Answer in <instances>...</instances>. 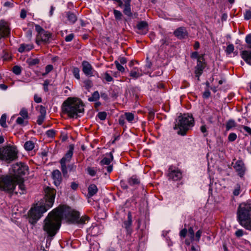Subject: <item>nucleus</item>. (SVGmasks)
<instances>
[{"instance_id": "obj_1", "label": "nucleus", "mask_w": 251, "mask_h": 251, "mask_svg": "<svg viewBox=\"0 0 251 251\" xmlns=\"http://www.w3.org/2000/svg\"><path fill=\"white\" fill-rule=\"evenodd\" d=\"M65 218L64 205L53 209L50 212L43 221V229L47 236L48 240H51L56 235Z\"/></svg>"}, {"instance_id": "obj_2", "label": "nucleus", "mask_w": 251, "mask_h": 251, "mask_svg": "<svg viewBox=\"0 0 251 251\" xmlns=\"http://www.w3.org/2000/svg\"><path fill=\"white\" fill-rule=\"evenodd\" d=\"M44 191L45 202L42 204L37 203L28 211V221L32 225L36 224L43 214L51 207L54 203L56 195L55 189L47 187Z\"/></svg>"}, {"instance_id": "obj_3", "label": "nucleus", "mask_w": 251, "mask_h": 251, "mask_svg": "<svg viewBox=\"0 0 251 251\" xmlns=\"http://www.w3.org/2000/svg\"><path fill=\"white\" fill-rule=\"evenodd\" d=\"M237 220L246 230L251 231V200L242 202L237 210Z\"/></svg>"}, {"instance_id": "obj_4", "label": "nucleus", "mask_w": 251, "mask_h": 251, "mask_svg": "<svg viewBox=\"0 0 251 251\" xmlns=\"http://www.w3.org/2000/svg\"><path fill=\"white\" fill-rule=\"evenodd\" d=\"M62 109L69 117L76 118L79 114L83 113L84 105L81 101L74 100L69 98L63 102Z\"/></svg>"}, {"instance_id": "obj_5", "label": "nucleus", "mask_w": 251, "mask_h": 251, "mask_svg": "<svg viewBox=\"0 0 251 251\" xmlns=\"http://www.w3.org/2000/svg\"><path fill=\"white\" fill-rule=\"evenodd\" d=\"M194 118L192 116L187 114L179 116L176 120L174 129L177 130V133L181 136L186 134L190 128L193 126Z\"/></svg>"}, {"instance_id": "obj_6", "label": "nucleus", "mask_w": 251, "mask_h": 251, "mask_svg": "<svg viewBox=\"0 0 251 251\" xmlns=\"http://www.w3.org/2000/svg\"><path fill=\"white\" fill-rule=\"evenodd\" d=\"M64 213L65 219L70 223L77 224H85L88 222L89 217L86 215L82 216L80 218L79 213L71 209L69 207L64 206Z\"/></svg>"}, {"instance_id": "obj_7", "label": "nucleus", "mask_w": 251, "mask_h": 251, "mask_svg": "<svg viewBox=\"0 0 251 251\" xmlns=\"http://www.w3.org/2000/svg\"><path fill=\"white\" fill-rule=\"evenodd\" d=\"M15 187V179L13 176L2 175L0 177V190L13 195Z\"/></svg>"}, {"instance_id": "obj_8", "label": "nucleus", "mask_w": 251, "mask_h": 251, "mask_svg": "<svg viewBox=\"0 0 251 251\" xmlns=\"http://www.w3.org/2000/svg\"><path fill=\"white\" fill-rule=\"evenodd\" d=\"M17 153L15 148L12 146L0 147V159L7 163L16 160L18 157Z\"/></svg>"}, {"instance_id": "obj_9", "label": "nucleus", "mask_w": 251, "mask_h": 251, "mask_svg": "<svg viewBox=\"0 0 251 251\" xmlns=\"http://www.w3.org/2000/svg\"><path fill=\"white\" fill-rule=\"evenodd\" d=\"M74 150V147L73 145H71L69 146V149L60 161L61 164V170L64 176H67V168L69 169L70 171H73L75 168V166L73 164L69 165L67 167L66 163L70 161L73 155V151Z\"/></svg>"}, {"instance_id": "obj_10", "label": "nucleus", "mask_w": 251, "mask_h": 251, "mask_svg": "<svg viewBox=\"0 0 251 251\" xmlns=\"http://www.w3.org/2000/svg\"><path fill=\"white\" fill-rule=\"evenodd\" d=\"M28 167L25 163L17 162L12 166L13 177L15 179H23L22 176L28 173Z\"/></svg>"}, {"instance_id": "obj_11", "label": "nucleus", "mask_w": 251, "mask_h": 251, "mask_svg": "<svg viewBox=\"0 0 251 251\" xmlns=\"http://www.w3.org/2000/svg\"><path fill=\"white\" fill-rule=\"evenodd\" d=\"M167 176L169 179L177 181L182 178V173L178 168L171 165L168 168Z\"/></svg>"}, {"instance_id": "obj_12", "label": "nucleus", "mask_w": 251, "mask_h": 251, "mask_svg": "<svg viewBox=\"0 0 251 251\" xmlns=\"http://www.w3.org/2000/svg\"><path fill=\"white\" fill-rule=\"evenodd\" d=\"M206 66V63L203 56L198 59L197 63V65L195 67V76L199 80L200 76L203 73V70Z\"/></svg>"}, {"instance_id": "obj_13", "label": "nucleus", "mask_w": 251, "mask_h": 251, "mask_svg": "<svg viewBox=\"0 0 251 251\" xmlns=\"http://www.w3.org/2000/svg\"><path fill=\"white\" fill-rule=\"evenodd\" d=\"M10 34L9 23L4 20H0V37L7 38Z\"/></svg>"}, {"instance_id": "obj_14", "label": "nucleus", "mask_w": 251, "mask_h": 251, "mask_svg": "<svg viewBox=\"0 0 251 251\" xmlns=\"http://www.w3.org/2000/svg\"><path fill=\"white\" fill-rule=\"evenodd\" d=\"M51 36V33L47 31H45V33L43 32L40 34H37L36 43L38 45L40 44L41 42L45 44L49 43Z\"/></svg>"}, {"instance_id": "obj_15", "label": "nucleus", "mask_w": 251, "mask_h": 251, "mask_svg": "<svg viewBox=\"0 0 251 251\" xmlns=\"http://www.w3.org/2000/svg\"><path fill=\"white\" fill-rule=\"evenodd\" d=\"M108 157H104L100 162V164L101 166L108 165L106 167L107 172L111 173L113 170V166L110 165L111 162L113 160V156L112 153L110 152L108 154H107Z\"/></svg>"}, {"instance_id": "obj_16", "label": "nucleus", "mask_w": 251, "mask_h": 251, "mask_svg": "<svg viewBox=\"0 0 251 251\" xmlns=\"http://www.w3.org/2000/svg\"><path fill=\"white\" fill-rule=\"evenodd\" d=\"M233 168L238 176L241 178L243 177L246 171L244 162L242 160H237L233 165Z\"/></svg>"}, {"instance_id": "obj_17", "label": "nucleus", "mask_w": 251, "mask_h": 251, "mask_svg": "<svg viewBox=\"0 0 251 251\" xmlns=\"http://www.w3.org/2000/svg\"><path fill=\"white\" fill-rule=\"evenodd\" d=\"M174 34L179 39H185L188 36L186 28L183 26L179 27L176 29L174 32Z\"/></svg>"}, {"instance_id": "obj_18", "label": "nucleus", "mask_w": 251, "mask_h": 251, "mask_svg": "<svg viewBox=\"0 0 251 251\" xmlns=\"http://www.w3.org/2000/svg\"><path fill=\"white\" fill-rule=\"evenodd\" d=\"M82 71L84 74L88 76H93V70L92 65L86 61L82 62Z\"/></svg>"}, {"instance_id": "obj_19", "label": "nucleus", "mask_w": 251, "mask_h": 251, "mask_svg": "<svg viewBox=\"0 0 251 251\" xmlns=\"http://www.w3.org/2000/svg\"><path fill=\"white\" fill-rule=\"evenodd\" d=\"M137 33L140 34H146L148 31V24L146 21L139 22L137 25Z\"/></svg>"}, {"instance_id": "obj_20", "label": "nucleus", "mask_w": 251, "mask_h": 251, "mask_svg": "<svg viewBox=\"0 0 251 251\" xmlns=\"http://www.w3.org/2000/svg\"><path fill=\"white\" fill-rule=\"evenodd\" d=\"M132 223V215L131 212H129L128 213L127 219V220L124 221L123 226V227L126 230L127 233L129 235L131 234L132 231V230L131 228Z\"/></svg>"}, {"instance_id": "obj_21", "label": "nucleus", "mask_w": 251, "mask_h": 251, "mask_svg": "<svg viewBox=\"0 0 251 251\" xmlns=\"http://www.w3.org/2000/svg\"><path fill=\"white\" fill-rule=\"evenodd\" d=\"M16 186L18 184V188L20 189V191L14 190V194L18 195L19 194L20 195L24 194L25 192V187L24 184L23 179H15Z\"/></svg>"}, {"instance_id": "obj_22", "label": "nucleus", "mask_w": 251, "mask_h": 251, "mask_svg": "<svg viewBox=\"0 0 251 251\" xmlns=\"http://www.w3.org/2000/svg\"><path fill=\"white\" fill-rule=\"evenodd\" d=\"M52 177L53 179L54 184L56 186H59L62 182V176L60 172L58 170H54L52 173Z\"/></svg>"}, {"instance_id": "obj_23", "label": "nucleus", "mask_w": 251, "mask_h": 251, "mask_svg": "<svg viewBox=\"0 0 251 251\" xmlns=\"http://www.w3.org/2000/svg\"><path fill=\"white\" fill-rule=\"evenodd\" d=\"M241 56L247 64L251 65V51L243 50L241 52Z\"/></svg>"}, {"instance_id": "obj_24", "label": "nucleus", "mask_w": 251, "mask_h": 251, "mask_svg": "<svg viewBox=\"0 0 251 251\" xmlns=\"http://www.w3.org/2000/svg\"><path fill=\"white\" fill-rule=\"evenodd\" d=\"M143 74L141 69L137 67H134L129 73V75L134 79H137L141 76Z\"/></svg>"}, {"instance_id": "obj_25", "label": "nucleus", "mask_w": 251, "mask_h": 251, "mask_svg": "<svg viewBox=\"0 0 251 251\" xmlns=\"http://www.w3.org/2000/svg\"><path fill=\"white\" fill-rule=\"evenodd\" d=\"M34 47V46L32 44H22L20 45L19 48H18V51L22 53L25 51H28L31 50Z\"/></svg>"}, {"instance_id": "obj_26", "label": "nucleus", "mask_w": 251, "mask_h": 251, "mask_svg": "<svg viewBox=\"0 0 251 251\" xmlns=\"http://www.w3.org/2000/svg\"><path fill=\"white\" fill-rule=\"evenodd\" d=\"M127 182L129 185L133 186L139 185L140 183V179L136 175H133L128 179Z\"/></svg>"}, {"instance_id": "obj_27", "label": "nucleus", "mask_w": 251, "mask_h": 251, "mask_svg": "<svg viewBox=\"0 0 251 251\" xmlns=\"http://www.w3.org/2000/svg\"><path fill=\"white\" fill-rule=\"evenodd\" d=\"M88 195L89 197H92L98 192V189L95 184H92L88 187Z\"/></svg>"}, {"instance_id": "obj_28", "label": "nucleus", "mask_w": 251, "mask_h": 251, "mask_svg": "<svg viewBox=\"0 0 251 251\" xmlns=\"http://www.w3.org/2000/svg\"><path fill=\"white\" fill-rule=\"evenodd\" d=\"M66 16L68 21L72 24H75V22L77 21V18L76 15L71 11L67 12Z\"/></svg>"}, {"instance_id": "obj_29", "label": "nucleus", "mask_w": 251, "mask_h": 251, "mask_svg": "<svg viewBox=\"0 0 251 251\" xmlns=\"http://www.w3.org/2000/svg\"><path fill=\"white\" fill-rule=\"evenodd\" d=\"M24 148L25 150L30 151L32 150L34 148V144L31 141L26 142L24 145Z\"/></svg>"}, {"instance_id": "obj_30", "label": "nucleus", "mask_w": 251, "mask_h": 251, "mask_svg": "<svg viewBox=\"0 0 251 251\" xmlns=\"http://www.w3.org/2000/svg\"><path fill=\"white\" fill-rule=\"evenodd\" d=\"M26 62L29 66H32L38 64L40 63V60L38 58H28Z\"/></svg>"}, {"instance_id": "obj_31", "label": "nucleus", "mask_w": 251, "mask_h": 251, "mask_svg": "<svg viewBox=\"0 0 251 251\" xmlns=\"http://www.w3.org/2000/svg\"><path fill=\"white\" fill-rule=\"evenodd\" d=\"M100 98V94L98 92V91H95L94 92L92 97L88 98V100L89 101H97L98 100H99Z\"/></svg>"}, {"instance_id": "obj_32", "label": "nucleus", "mask_w": 251, "mask_h": 251, "mask_svg": "<svg viewBox=\"0 0 251 251\" xmlns=\"http://www.w3.org/2000/svg\"><path fill=\"white\" fill-rule=\"evenodd\" d=\"M123 12L125 15L129 17V16H131V5H125L124 9L123 10Z\"/></svg>"}, {"instance_id": "obj_33", "label": "nucleus", "mask_w": 251, "mask_h": 251, "mask_svg": "<svg viewBox=\"0 0 251 251\" xmlns=\"http://www.w3.org/2000/svg\"><path fill=\"white\" fill-rule=\"evenodd\" d=\"M25 120H27L24 117H19L16 120V123L20 126H25L27 124V121H25Z\"/></svg>"}, {"instance_id": "obj_34", "label": "nucleus", "mask_w": 251, "mask_h": 251, "mask_svg": "<svg viewBox=\"0 0 251 251\" xmlns=\"http://www.w3.org/2000/svg\"><path fill=\"white\" fill-rule=\"evenodd\" d=\"M125 116L127 121L129 123H132L134 119V115L133 113L126 112L125 113Z\"/></svg>"}, {"instance_id": "obj_35", "label": "nucleus", "mask_w": 251, "mask_h": 251, "mask_svg": "<svg viewBox=\"0 0 251 251\" xmlns=\"http://www.w3.org/2000/svg\"><path fill=\"white\" fill-rule=\"evenodd\" d=\"M113 13L115 18L117 21H120L122 19L123 14L122 12L119 10L114 9L113 10Z\"/></svg>"}, {"instance_id": "obj_36", "label": "nucleus", "mask_w": 251, "mask_h": 251, "mask_svg": "<svg viewBox=\"0 0 251 251\" xmlns=\"http://www.w3.org/2000/svg\"><path fill=\"white\" fill-rule=\"evenodd\" d=\"M236 126V123L233 120H230L227 121L226 124V130H229L231 128Z\"/></svg>"}, {"instance_id": "obj_37", "label": "nucleus", "mask_w": 251, "mask_h": 251, "mask_svg": "<svg viewBox=\"0 0 251 251\" xmlns=\"http://www.w3.org/2000/svg\"><path fill=\"white\" fill-rule=\"evenodd\" d=\"M6 115L5 114H3L0 117V125L3 127H6L7 126L6 124Z\"/></svg>"}, {"instance_id": "obj_38", "label": "nucleus", "mask_w": 251, "mask_h": 251, "mask_svg": "<svg viewBox=\"0 0 251 251\" xmlns=\"http://www.w3.org/2000/svg\"><path fill=\"white\" fill-rule=\"evenodd\" d=\"M215 112L214 111H212L211 114L208 116L206 120L208 122V123L210 124H213L214 123V119L215 118Z\"/></svg>"}, {"instance_id": "obj_39", "label": "nucleus", "mask_w": 251, "mask_h": 251, "mask_svg": "<svg viewBox=\"0 0 251 251\" xmlns=\"http://www.w3.org/2000/svg\"><path fill=\"white\" fill-rule=\"evenodd\" d=\"M19 114L21 116V117H24L25 119H28L29 118L28 112L27 110L25 108H23L21 110Z\"/></svg>"}, {"instance_id": "obj_40", "label": "nucleus", "mask_w": 251, "mask_h": 251, "mask_svg": "<svg viewBox=\"0 0 251 251\" xmlns=\"http://www.w3.org/2000/svg\"><path fill=\"white\" fill-rule=\"evenodd\" d=\"M87 171L88 174L92 176H95L96 174V170L94 167H88Z\"/></svg>"}, {"instance_id": "obj_41", "label": "nucleus", "mask_w": 251, "mask_h": 251, "mask_svg": "<svg viewBox=\"0 0 251 251\" xmlns=\"http://www.w3.org/2000/svg\"><path fill=\"white\" fill-rule=\"evenodd\" d=\"M86 89L89 90L93 86V83L90 80H86L83 82Z\"/></svg>"}, {"instance_id": "obj_42", "label": "nucleus", "mask_w": 251, "mask_h": 251, "mask_svg": "<svg viewBox=\"0 0 251 251\" xmlns=\"http://www.w3.org/2000/svg\"><path fill=\"white\" fill-rule=\"evenodd\" d=\"M234 50V47L233 44L228 45L226 49V51L227 54H230L233 52Z\"/></svg>"}, {"instance_id": "obj_43", "label": "nucleus", "mask_w": 251, "mask_h": 251, "mask_svg": "<svg viewBox=\"0 0 251 251\" xmlns=\"http://www.w3.org/2000/svg\"><path fill=\"white\" fill-rule=\"evenodd\" d=\"M97 116L100 120L103 121L106 119L107 117V113L104 111L100 112L98 113Z\"/></svg>"}, {"instance_id": "obj_44", "label": "nucleus", "mask_w": 251, "mask_h": 251, "mask_svg": "<svg viewBox=\"0 0 251 251\" xmlns=\"http://www.w3.org/2000/svg\"><path fill=\"white\" fill-rule=\"evenodd\" d=\"M73 73L74 76L77 79H80L79 70L78 68L75 67L73 69Z\"/></svg>"}, {"instance_id": "obj_45", "label": "nucleus", "mask_w": 251, "mask_h": 251, "mask_svg": "<svg viewBox=\"0 0 251 251\" xmlns=\"http://www.w3.org/2000/svg\"><path fill=\"white\" fill-rule=\"evenodd\" d=\"M12 71L15 74L19 75L21 73V68L19 66H14Z\"/></svg>"}, {"instance_id": "obj_46", "label": "nucleus", "mask_w": 251, "mask_h": 251, "mask_svg": "<svg viewBox=\"0 0 251 251\" xmlns=\"http://www.w3.org/2000/svg\"><path fill=\"white\" fill-rule=\"evenodd\" d=\"M240 185L239 184H237L236 187L233 192V194L234 196H237L240 193Z\"/></svg>"}, {"instance_id": "obj_47", "label": "nucleus", "mask_w": 251, "mask_h": 251, "mask_svg": "<svg viewBox=\"0 0 251 251\" xmlns=\"http://www.w3.org/2000/svg\"><path fill=\"white\" fill-rule=\"evenodd\" d=\"M244 17L246 20L251 19V10H246L244 13Z\"/></svg>"}, {"instance_id": "obj_48", "label": "nucleus", "mask_w": 251, "mask_h": 251, "mask_svg": "<svg viewBox=\"0 0 251 251\" xmlns=\"http://www.w3.org/2000/svg\"><path fill=\"white\" fill-rule=\"evenodd\" d=\"M114 63L116 66L117 69L121 72H124L125 71L124 67L121 65L118 61H115Z\"/></svg>"}, {"instance_id": "obj_49", "label": "nucleus", "mask_w": 251, "mask_h": 251, "mask_svg": "<svg viewBox=\"0 0 251 251\" xmlns=\"http://www.w3.org/2000/svg\"><path fill=\"white\" fill-rule=\"evenodd\" d=\"M245 233V232L242 229H239L236 231L235 232V235L237 238H240L243 236V235Z\"/></svg>"}, {"instance_id": "obj_50", "label": "nucleus", "mask_w": 251, "mask_h": 251, "mask_svg": "<svg viewBox=\"0 0 251 251\" xmlns=\"http://www.w3.org/2000/svg\"><path fill=\"white\" fill-rule=\"evenodd\" d=\"M35 30L37 32V34H40L41 33H45V31L40 25H35Z\"/></svg>"}, {"instance_id": "obj_51", "label": "nucleus", "mask_w": 251, "mask_h": 251, "mask_svg": "<svg viewBox=\"0 0 251 251\" xmlns=\"http://www.w3.org/2000/svg\"><path fill=\"white\" fill-rule=\"evenodd\" d=\"M188 232V233L190 235V238L191 241H193L195 239V234H194V231L193 230V227H190L188 228V230L187 231Z\"/></svg>"}, {"instance_id": "obj_52", "label": "nucleus", "mask_w": 251, "mask_h": 251, "mask_svg": "<svg viewBox=\"0 0 251 251\" xmlns=\"http://www.w3.org/2000/svg\"><path fill=\"white\" fill-rule=\"evenodd\" d=\"M201 56L204 57V54H201V55H200L198 52L197 51L193 52L191 54V57L193 59H197V61L198 60V59L201 57Z\"/></svg>"}, {"instance_id": "obj_53", "label": "nucleus", "mask_w": 251, "mask_h": 251, "mask_svg": "<svg viewBox=\"0 0 251 251\" xmlns=\"http://www.w3.org/2000/svg\"><path fill=\"white\" fill-rule=\"evenodd\" d=\"M53 66L52 65H48L45 68V73L43 74V75L48 74L53 70Z\"/></svg>"}, {"instance_id": "obj_54", "label": "nucleus", "mask_w": 251, "mask_h": 251, "mask_svg": "<svg viewBox=\"0 0 251 251\" xmlns=\"http://www.w3.org/2000/svg\"><path fill=\"white\" fill-rule=\"evenodd\" d=\"M237 138V135L234 133H231L228 136V140L230 142L234 141Z\"/></svg>"}, {"instance_id": "obj_55", "label": "nucleus", "mask_w": 251, "mask_h": 251, "mask_svg": "<svg viewBox=\"0 0 251 251\" xmlns=\"http://www.w3.org/2000/svg\"><path fill=\"white\" fill-rule=\"evenodd\" d=\"M46 134L48 137L53 138L55 136V132L53 129H50L46 132Z\"/></svg>"}, {"instance_id": "obj_56", "label": "nucleus", "mask_w": 251, "mask_h": 251, "mask_svg": "<svg viewBox=\"0 0 251 251\" xmlns=\"http://www.w3.org/2000/svg\"><path fill=\"white\" fill-rule=\"evenodd\" d=\"M104 79L107 82H111L113 80L112 77L107 72H106L104 74Z\"/></svg>"}, {"instance_id": "obj_57", "label": "nucleus", "mask_w": 251, "mask_h": 251, "mask_svg": "<svg viewBox=\"0 0 251 251\" xmlns=\"http://www.w3.org/2000/svg\"><path fill=\"white\" fill-rule=\"evenodd\" d=\"M45 116H43V115H39L38 116V119H37V123L39 125H41L44 120H45Z\"/></svg>"}, {"instance_id": "obj_58", "label": "nucleus", "mask_w": 251, "mask_h": 251, "mask_svg": "<svg viewBox=\"0 0 251 251\" xmlns=\"http://www.w3.org/2000/svg\"><path fill=\"white\" fill-rule=\"evenodd\" d=\"M187 229L186 227L182 229L179 232V236L181 237L185 238L186 236L187 233Z\"/></svg>"}, {"instance_id": "obj_59", "label": "nucleus", "mask_w": 251, "mask_h": 251, "mask_svg": "<svg viewBox=\"0 0 251 251\" xmlns=\"http://www.w3.org/2000/svg\"><path fill=\"white\" fill-rule=\"evenodd\" d=\"M74 34L73 33H71L68 35H67L65 38V40L66 42H69L73 40L74 38Z\"/></svg>"}, {"instance_id": "obj_60", "label": "nucleus", "mask_w": 251, "mask_h": 251, "mask_svg": "<svg viewBox=\"0 0 251 251\" xmlns=\"http://www.w3.org/2000/svg\"><path fill=\"white\" fill-rule=\"evenodd\" d=\"M39 111H40V115L46 116V109L44 106H43V105L39 106Z\"/></svg>"}, {"instance_id": "obj_61", "label": "nucleus", "mask_w": 251, "mask_h": 251, "mask_svg": "<svg viewBox=\"0 0 251 251\" xmlns=\"http://www.w3.org/2000/svg\"><path fill=\"white\" fill-rule=\"evenodd\" d=\"M50 84V81L48 79H46L44 81V82L43 83V86H44V90L45 92H48L49 91L48 89V86Z\"/></svg>"}, {"instance_id": "obj_62", "label": "nucleus", "mask_w": 251, "mask_h": 251, "mask_svg": "<svg viewBox=\"0 0 251 251\" xmlns=\"http://www.w3.org/2000/svg\"><path fill=\"white\" fill-rule=\"evenodd\" d=\"M32 36V31L30 29L27 30L26 32V37L28 40H30Z\"/></svg>"}, {"instance_id": "obj_63", "label": "nucleus", "mask_w": 251, "mask_h": 251, "mask_svg": "<svg viewBox=\"0 0 251 251\" xmlns=\"http://www.w3.org/2000/svg\"><path fill=\"white\" fill-rule=\"evenodd\" d=\"M210 92L209 90L207 89L203 93V97L205 99H208L210 96Z\"/></svg>"}, {"instance_id": "obj_64", "label": "nucleus", "mask_w": 251, "mask_h": 251, "mask_svg": "<svg viewBox=\"0 0 251 251\" xmlns=\"http://www.w3.org/2000/svg\"><path fill=\"white\" fill-rule=\"evenodd\" d=\"M245 41L247 44L251 45V34H249L246 36Z\"/></svg>"}]
</instances>
